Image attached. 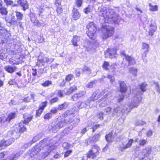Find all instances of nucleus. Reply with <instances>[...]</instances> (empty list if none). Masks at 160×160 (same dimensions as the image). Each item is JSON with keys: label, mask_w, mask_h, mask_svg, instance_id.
<instances>
[{"label": "nucleus", "mask_w": 160, "mask_h": 160, "mask_svg": "<svg viewBox=\"0 0 160 160\" xmlns=\"http://www.w3.org/2000/svg\"><path fill=\"white\" fill-rule=\"evenodd\" d=\"M118 83L120 86V91L121 93V95H119L118 98L117 99L118 102H120L123 99L124 97V94L127 90V87L126 83L122 81H119Z\"/></svg>", "instance_id": "11"}, {"label": "nucleus", "mask_w": 160, "mask_h": 160, "mask_svg": "<svg viewBox=\"0 0 160 160\" xmlns=\"http://www.w3.org/2000/svg\"><path fill=\"white\" fill-rule=\"evenodd\" d=\"M151 147L150 146H148L145 148H143L142 150L141 153L142 155L144 156V157L142 158V160H146V158L148 157L151 153Z\"/></svg>", "instance_id": "17"}, {"label": "nucleus", "mask_w": 160, "mask_h": 160, "mask_svg": "<svg viewBox=\"0 0 160 160\" xmlns=\"http://www.w3.org/2000/svg\"><path fill=\"white\" fill-rule=\"evenodd\" d=\"M157 28V26L156 24H151L149 29V35L151 36H152L153 33L156 31Z\"/></svg>", "instance_id": "27"}, {"label": "nucleus", "mask_w": 160, "mask_h": 160, "mask_svg": "<svg viewBox=\"0 0 160 160\" xmlns=\"http://www.w3.org/2000/svg\"><path fill=\"white\" fill-rule=\"evenodd\" d=\"M47 105V101L42 102L39 105V108L43 110Z\"/></svg>", "instance_id": "42"}, {"label": "nucleus", "mask_w": 160, "mask_h": 160, "mask_svg": "<svg viewBox=\"0 0 160 160\" xmlns=\"http://www.w3.org/2000/svg\"><path fill=\"white\" fill-rule=\"evenodd\" d=\"M149 48V45L146 43H143L142 46V48L143 49H144L145 51H148V50Z\"/></svg>", "instance_id": "56"}, {"label": "nucleus", "mask_w": 160, "mask_h": 160, "mask_svg": "<svg viewBox=\"0 0 160 160\" xmlns=\"http://www.w3.org/2000/svg\"><path fill=\"white\" fill-rule=\"evenodd\" d=\"M16 116L15 112H12L10 113L8 117L6 118V120L7 121L9 122L11 120L14 118Z\"/></svg>", "instance_id": "33"}, {"label": "nucleus", "mask_w": 160, "mask_h": 160, "mask_svg": "<svg viewBox=\"0 0 160 160\" xmlns=\"http://www.w3.org/2000/svg\"><path fill=\"white\" fill-rule=\"evenodd\" d=\"M76 105L78 109H81L83 108L86 107L85 103L82 101L78 102L76 103Z\"/></svg>", "instance_id": "32"}, {"label": "nucleus", "mask_w": 160, "mask_h": 160, "mask_svg": "<svg viewBox=\"0 0 160 160\" xmlns=\"http://www.w3.org/2000/svg\"><path fill=\"white\" fill-rule=\"evenodd\" d=\"M129 72L134 77H136L137 75L138 69L135 67H132L129 68Z\"/></svg>", "instance_id": "34"}, {"label": "nucleus", "mask_w": 160, "mask_h": 160, "mask_svg": "<svg viewBox=\"0 0 160 160\" xmlns=\"http://www.w3.org/2000/svg\"><path fill=\"white\" fill-rule=\"evenodd\" d=\"M52 114L49 112L46 113L44 115L43 118L45 120H49L52 118Z\"/></svg>", "instance_id": "44"}, {"label": "nucleus", "mask_w": 160, "mask_h": 160, "mask_svg": "<svg viewBox=\"0 0 160 160\" xmlns=\"http://www.w3.org/2000/svg\"><path fill=\"white\" fill-rule=\"evenodd\" d=\"M77 89V87L74 85L72 86H70L68 89H64L63 92L66 95H69Z\"/></svg>", "instance_id": "24"}, {"label": "nucleus", "mask_w": 160, "mask_h": 160, "mask_svg": "<svg viewBox=\"0 0 160 160\" xmlns=\"http://www.w3.org/2000/svg\"><path fill=\"white\" fill-rule=\"evenodd\" d=\"M147 85L145 83H143L139 86V88L141 90L145 92L146 90V87Z\"/></svg>", "instance_id": "45"}, {"label": "nucleus", "mask_w": 160, "mask_h": 160, "mask_svg": "<svg viewBox=\"0 0 160 160\" xmlns=\"http://www.w3.org/2000/svg\"><path fill=\"white\" fill-rule=\"evenodd\" d=\"M70 103L68 102H64L63 103L59 105L58 107L59 110H63L67 109Z\"/></svg>", "instance_id": "28"}, {"label": "nucleus", "mask_w": 160, "mask_h": 160, "mask_svg": "<svg viewBox=\"0 0 160 160\" xmlns=\"http://www.w3.org/2000/svg\"><path fill=\"white\" fill-rule=\"evenodd\" d=\"M0 32L1 33L3 32V35H3V38L6 40H8V39H9L11 38V34L8 32L7 30L5 29H1Z\"/></svg>", "instance_id": "25"}, {"label": "nucleus", "mask_w": 160, "mask_h": 160, "mask_svg": "<svg viewBox=\"0 0 160 160\" xmlns=\"http://www.w3.org/2000/svg\"><path fill=\"white\" fill-rule=\"evenodd\" d=\"M78 108L77 109L76 107H73L72 109V110H70L67 111L64 113V115H67L68 114L72 115V116L74 117L75 116V112H77L78 111Z\"/></svg>", "instance_id": "29"}, {"label": "nucleus", "mask_w": 160, "mask_h": 160, "mask_svg": "<svg viewBox=\"0 0 160 160\" xmlns=\"http://www.w3.org/2000/svg\"><path fill=\"white\" fill-rule=\"evenodd\" d=\"M62 147L65 149H68L71 147V145L67 142H65L62 143Z\"/></svg>", "instance_id": "43"}, {"label": "nucleus", "mask_w": 160, "mask_h": 160, "mask_svg": "<svg viewBox=\"0 0 160 160\" xmlns=\"http://www.w3.org/2000/svg\"><path fill=\"white\" fill-rule=\"evenodd\" d=\"M24 120L23 122H21L14 127L12 130L8 132L7 135L11 138L13 139L14 141L15 139L18 138L21 133H23L26 130L24 124L28 123L32 119V116L28 113H25L23 115Z\"/></svg>", "instance_id": "3"}, {"label": "nucleus", "mask_w": 160, "mask_h": 160, "mask_svg": "<svg viewBox=\"0 0 160 160\" xmlns=\"http://www.w3.org/2000/svg\"><path fill=\"white\" fill-rule=\"evenodd\" d=\"M73 128L72 126H70L68 128H65L63 132L61 133V136H63L67 135L70 132V130H72Z\"/></svg>", "instance_id": "31"}, {"label": "nucleus", "mask_w": 160, "mask_h": 160, "mask_svg": "<svg viewBox=\"0 0 160 160\" xmlns=\"http://www.w3.org/2000/svg\"><path fill=\"white\" fill-rule=\"evenodd\" d=\"M112 134L113 132H111L110 133L106 136L105 139L107 141L109 142L112 140L113 138Z\"/></svg>", "instance_id": "36"}, {"label": "nucleus", "mask_w": 160, "mask_h": 160, "mask_svg": "<svg viewBox=\"0 0 160 160\" xmlns=\"http://www.w3.org/2000/svg\"><path fill=\"white\" fill-rule=\"evenodd\" d=\"M98 10L100 12L99 15L102 16L106 22L115 23L117 22L119 19L118 15L112 10L107 12L106 8L104 7H99Z\"/></svg>", "instance_id": "4"}, {"label": "nucleus", "mask_w": 160, "mask_h": 160, "mask_svg": "<svg viewBox=\"0 0 160 160\" xmlns=\"http://www.w3.org/2000/svg\"><path fill=\"white\" fill-rule=\"evenodd\" d=\"M145 124V122L142 120H137L135 122V125L137 126L142 125Z\"/></svg>", "instance_id": "51"}, {"label": "nucleus", "mask_w": 160, "mask_h": 160, "mask_svg": "<svg viewBox=\"0 0 160 160\" xmlns=\"http://www.w3.org/2000/svg\"><path fill=\"white\" fill-rule=\"evenodd\" d=\"M98 95L97 91L94 92L90 98L84 102L85 103V106L86 107L87 105L89 104L90 103V101H94L98 99L99 98Z\"/></svg>", "instance_id": "19"}, {"label": "nucleus", "mask_w": 160, "mask_h": 160, "mask_svg": "<svg viewBox=\"0 0 160 160\" xmlns=\"http://www.w3.org/2000/svg\"><path fill=\"white\" fill-rule=\"evenodd\" d=\"M95 84L94 81L91 82L89 83L87 85V87L88 88H92Z\"/></svg>", "instance_id": "64"}, {"label": "nucleus", "mask_w": 160, "mask_h": 160, "mask_svg": "<svg viewBox=\"0 0 160 160\" xmlns=\"http://www.w3.org/2000/svg\"><path fill=\"white\" fill-rule=\"evenodd\" d=\"M38 60L36 65V67L37 66L39 67L41 65L44 66V64L45 63H51L53 62L54 59L52 58H49L45 56H39Z\"/></svg>", "instance_id": "10"}, {"label": "nucleus", "mask_w": 160, "mask_h": 160, "mask_svg": "<svg viewBox=\"0 0 160 160\" xmlns=\"http://www.w3.org/2000/svg\"><path fill=\"white\" fill-rule=\"evenodd\" d=\"M72 152V151L71 150H67L65 152L64 155V157L66 158L68 157L70 154Z\"/></svg>", "instance_id": "63"}, {"label": "nucleus", "mask_w": 160, "mask_h": 160, "mask_svg": "<svg viewBox=\"0 0 160 160\" xmlns=\"http://www.w3.org/2000/svg\"><path fill=\"white\" fill-rule=\"evenodd\" d=\"M74 78V76L72 74H69L66 76L65 80L66 82H69Z\"/></svg>", "instance_id": "40"}, {"label": "nucleus", "mask_w": 160, "mask_h": 160, "mask_svg": "<svg viewBox=\"0 0 160 160\" xmlns=\"http://www.w3.org/2000/svg\"><path fill=\"white\" fill-rule=\"evenodd\" d=\"M30 20L31 22L34 25L40 27L44 26L45 24L44 22L42 20H38L37 19L35 16L34 14L30 15Z\"/></svg>", "instance_id": "13"}, {"label": "nucleus", "mask_w": 160, "mask_h": 160, "mask_svg": "<svg viewBox=\"0 0 160 160\" xmlns=\"http://www.w3.org/2000/svg\"><path fill=\"white\" fill-rule=\"evenodd\" d=\"M100 148L97 145H93L92 148L90 150L86 156H83L82 160H88V158H95L99 154Z\"/></svg>", "instance_id": "8"}, {"label": "nucleus", "mask_w": 160, "mask_h": 160, "mask_svg": "<svg viewBox=\"0 0 160 160\" xmlns=\"http://www.w3.org/2000/svg\"><path fill=\"white\" fill-rule=\"evenodd\" d=\"M85 94V92L83 91H80L74 94L72 97L73 101H77L78 99L82 97Z\"/></svg>", "instance_id": "20"}, {"label": "nucleus", "mask_w": 160, "mask_h": 160, "mask_svg": "<svg viewBox=\"0 0 160 160\" xmlns=\"http://www.w3.org/2000/svg\"><path fill=\"white\" fill-rule=\"evenodd\" d=\"M103 112H100L97 114V116L98 118L100 120H102L103 119Z\"/></svg>", "instance_id": "61"}, {"label": "nucleus", "mask_w": 160, "mask_h": 160, "mask_svg": "<svg viewBox=\"0 0 160 160\" xmlns=\"http://www.w3.org/2000/svg\"><path fill=\"white\" fill-rule=\"evenodd\" d=\"M14 141L13 139L10 138L8 140L3 139L0 142V150L5 148L11 144Z\"/></svg>", "instance_id": "14"}, {"label": "nucleus", "mask_w": 160, "mask_h": 160, "mask_svg": "<svg viewBox=\"0 0 160 160\" xmlns=\"http://www.w3.org/2000/svg\"><path fill=\"white\" fill-rule=\"evenodd\" d=\"M43 110H42L41 108H39L38 110H37L36 112V115L37 116H39L42 112H43Z\"/></svg>", "instance_id": "60"}, {"label": "nucleus", "mask_w": 160, "mask_h": 160, "mask_svg": "<svg viewBox=\"0 0 160 160\" xmlns=\"http://www.w3.org/2000/svg\"><path fill=\"white\" fill-rule=\"evenodd\" d=\"M87 33L88 36L91 39H94V36L96 31V26L93 22H90L86 27Z\"/></svg>", "instance_id": "9"}, {"label": "nucleus", "mask_w": 160, "mask_h": 160, "mask_svg": "<svg viewBox=\"0 0 160 160\" xmlns=\"http://www.w3.org/2000/svg\"><path fill=\"white\" fill-rule=\"evenodd\" d=\"M18 3L23 8L24 11L28 8V4L27 1L26 0H18Z\"/></svg>", "instance_id": "22"}, {"label": "nucleus", "mask_w": 160, "mask_h": 160, "mask_svg": "<svg viewBox=\"0 0 160 160\" xmlns=\"http://www.w3.org/2000/svg\"><path fill=\"white\" fill-rule=\"evenodd\" d=\"M58 109V107H53L50 110V113L52 114H56L57 113Z\"/></svg>", "instance_id": "48"}, {"label": "nucleus", "mask_w": 160, "mask_h": 160, "mask_svg": "<svg viewBox=\"0 0 160 160\" xmlns=\"http://www.w3.org/2000/svg\"><path fill=\"white\" fill-rule=\"evenodd\" d=\"M0 13L2 15L6 16L7 15L8 11L6 8L2 7L0 8Z\"/></svg>", "instance_id": "38"}, {"label": "nucleus", "mask_w": 160, "mask_h": 160, "mask_svg": "<svg viewBox=\"0 0 160 160\" xmlns=\"http://www.w3.org/2000/svg\"><path fill=\"white\" fill-rule=\"evenodd\" d=\"M52 84V82L50 81H46L42 83V85L44 87H48L49 85Z\"/></svg>", "instance_id": "55"}, {"label": "nucleus", "mask_w": 160, "mask_h": 160, "mask_svg": "<svg viewBox=\"0 0 160 160\" xmlns=\"http://www.w3.org/2000/svg\"><path fill=\"white\" fill-rule=\"evenodd\" d=\"M148 53V51H144L143 53L142 54V59H143L144 62H145L146 61L145 58Z\"/></svg>", "instance_id": "59"}, {"label": "nucleus", "mask_w": 160, "mask_h": 160, "mask_svg": "<svg viewBox=\"0 0 160 160\" xmlns=\"http://www.w3.org/2000/svg\"><path fill=\"white\" fill-rule=\"evenodd\" d=\"M67 122L64 118L59 117L50 124L48 127L49 130L50 132H56L66 125Z\"/></svg>", "instance_id": "5"}, {"label": "nucleus", "mask_w": 160, "mask_h": 160, "mask_svg": "<svg viewBox=\"0 0 160 160\" xmlns=\"http://www.w3.org/2000/svg\"><path fill=\"white\" fill-rule=\"evenodd\" d=\"M16 15L18 20L20 21L22 19L23 15L22 13L18 12H16Z\"/></svg>", "instance_id": "39"}, {"label": "nucleus", "mask_w": 160, "mask_h": 160, "mask_svg": "<svg viewBox=\"0 0 160 160\" xmlns=\"http://www.w3.org/2000/svg\"><path fill=\"white\" fill-rule=\"evenodd\" d=\"M82 69L83 70V72H87V73H91V70L90 68L87 66H85Z\"/></svg>", "instance_id": "53"}, {"label": "nucleus", "mask_w": 160, "mask_h": 160, "mask_svg": "<svg viewBox=\"0 0 160 160\" xmlns=\"http://www.w3.org/2000/svg\"><path fill=\"white\" fill-rule=\"evenodd\" d=\"M154 85L156 88V89L158 93H160V88L159 87V85L157 82H155Z\"/></svg>", "instance_id": "62"}, {"label": "nucleus", "mask_w": 160, "mask_h": 160, "mask_svg": "<svg viewBox=\"0 0 160 160\" xmlns=\"http://www.w3.org/2000/svg\"><path fill=\"white\" fill-rule=\"evenodd\" d=\"M37 69L32 68V74L33 76H37L38 77H40L42 74L44 73V68H42V65Z\"/></svg>", "instance_id": "15"}, {"label": "nucleus", "mask_w": 160, "mask_h": 160, "mask_svg": "<svg viewBox=\"0 0 160 160\" xmlns=\"http://www.w3.org/2000/svg\"><path fill=\"white\" fill-rule=\"evenodd\" d=\"M109 65V64L108 62L104 61L102 65L103 68L107 70L108 69V67Z\"/></svg>", "instance_id": "58"}, {"label": "nucleus", "mask_w": 160, "mask_h": 160, "mask_svg": "<svg viewBox=\"0 0 160 160\" xmlns=\"http://www.w3.org/2000/svg\"><path fill=\"white\" fill-rule=\"evenodd\" d=\"M101 31L103 39H106L111 37L114 33V28L109 26L102 25L101 28Z\"/></svg>", "instance_id": "7"}, {"label": "nucleus", "mask_w": 160, "mask_h": 160, "mask_svg": "<svg viewBox=\"0 0 160 160\" xmlns=\"http://www.w3.org/2000/svg\"><path fill=\"white\" fill-rule=\"evenodd\" d=\"M133 142V140L132 139H128L125 142L123 141L119 147L120 150L122 151L125 149L130 148L132 146Z\"/></svg>", "instance_id": "12"}, {"label": "nucleus", "mask_w": 160, "mask_h": 160, "mask_svg": "<svg viewBox=\"0 0 160 160\" xmlns=\"http://www.w3.org/2000/svg\"><path fill=\"white\" fill-rule=\"evenodd\" d=\"M92 11V9L90 6H88V7L83 9V12L86 14H88L91 12Z\"/></svg>", "instance_id": "47"}, {"label": "nucleus", "mask_w": 160, "mask_h": 160, "mask_svg": "<svg viewBox=\"0 0 160 160\" xmlns=\"http://www.w3.org/2000/svg\"><path fill=\"white\" fill-rule=\"evenodd\" d=\"M121 54L124 57L126 60L128 62L129 65L135 64L136 62L134 59L130 56L127 55L124 52L122 51Z\"/></svg>", "instance_id": "21"}, {"label": "nucleus", "mask_w": 160, "mask_h": 160, "mask_svg": "<svg viewBox=\"0 0 160 160\" xmlns=\"http://www.w3.org/2000/svg\"><path fill=\"white\" fill-rule=\"evenodd\" d=\"M72 14V18L75 20L78 19L81 16L80 13L76 8H73Z\"/></svg>", "instance_id": "23"}, {"label": "nucleus", "mask_w": 160, "mask_h": 160, "mask_svg": "<svg viewBox=\"0 0 160 160\" xmlns=\"http://www.w3.org/2000/svg\"><path fill=\"white\" fill-rule=\"evenodd\" d=\"M83 73V70L82 68H77L75 70V73L76 76L78 77H79L80 76V73Z\"/></svg>", "instance_id": "46"}, {"label": "nucleus", "mask_w": 160, "mask_h": 160, "mask_svg": "<svg viewBox=\"0 0 160 160\" xmlns=\"http://www.w3.org/2000/svg\"><path fill=\"white\" fill-rule=\"evenodd\" d=\"M100 136L101 134L100 133L95 134L92 138L87 139L85 141V143L88 145L93 142H97L99 140Z\"/></svg>", "instance_id": "16"}, {"label": "nucleus", "mask_w": 160, "mask_h": 160, "mask_svg": "<svg viewBox=\"0 0 160 160\" xmlns=\"http://www.w3.org/2000/svg\"><path fill=\"white\" fill-rule=\"evenodd\" d=\"M40 138V136L39 135H38L34 137L32 141H30V142L32 143L35 142L37 141Z\"/></svg>", "instance_id": "52"}, {"label": "nucleus", "mask_w": 160, "mask_h": 160, "mask_svg": "<svg viewBox=\"0 0 160 160\" xmlns=\"http://www.w3.org/2000/svg\"><path fill=\"white\" fill-rule=\"evenodd\" d=\"M57 9L56 11L57 12L58 14H60L62 12V9L61 8V6H57Z\"/></svg>", "instance_id": "57"}, {"label": "nucleus", "mask_w": 160, "mask_h": 160, "mask_svg": "<svg viewBox=\"0 0 160 160\" xmlns=\"http://www.w3.org/2000/svg\"><path fill=\"white\" fill-rule=\"evenodd\" d=\"M16 66H12L11 65H8L4 67L5 70L8 72L12 73L17 69Z\"/></svg>", "instance_id": "26"}, {"label": "nucleus", "mask_w": 160, "mask_h": 160, "mask_svg": "<svg viewBox=\"0 0 160 160\" xmlns=\"http://www.w3.org/2000/svg\"><path fill=\"white\" fill-rule=\"evenodd\" d=\"M116 53V50L115 49L108 48L105 52V57L107 58H112L115 57Z\"/></svg>", "instance_id": "18"}, {"label": "nucleus", "mask_w": 160, "mask_h": 160, "mask_svg": "<svg viewBox=\"0 0 160 160\" xmlns=\"http://www.w3.org/2000/svg\"><path fill=\"white\" fill-rule=\"evenodd\" d=\"M80 40V38L77 36H74L72 40V45L75 46H77L78 45V43Z\"/></svg>", "instance_id": "30"}, {"label": "nucleus", "mask_w": 160, "mask_h": 160, "mask_svg": "<svg viewBox=\"0 0 160 160\" xmlns=\"http://www.w3.org/2000/svg\"><path fill=\"white\" fill-rule=\"evenodd\" d=\"M4 2L7 6L12 5V6H16L17 5L14 4L13 1L11 0H4Z\"/></svg>", "instance_id": "37"}, {"label": "nucleus", "mask_w": 160, "mask_h": 160, "mask_svg": "<svg viewBox=\"0 0 160 160\" xmlns=\"http://www.w3.org/2000/svg\"><path fill=\"white\" fill-rule=\"evenodd\" d=\"M148 6L149 7V10L151 11H156L158 9V6L157 5H153L151 3H149Z\"/></svg>", "instance_id": "35"}, {"label": "nucleus", "mask_w": 160, "mask_h": 160, "mask_svg": "<svg viewBox=\"0 0 160 160\" xmlns=\"http://www.w3.org/2000/svg\"><path fill=\"white\" fill-rule=\"evenodd\" d=\"M59 100L58 98L57 97L52 98L49 101V102L51 104H52L53 103L58 102Z\"/></svg>", "instance_id": "49"}, {"label": "nucleus", "mask_w": 160, "mask_h": 160, "mask_svg": "<svg viewBox=\"0 0 160 160\" xmlns=\"http://www.w3.org/2000/svg\"><path fill=\"white\" fill-rule=\"evenodd\" d=\"M132 93L135 96L134 97L131 103L128 105H126L114 108L113 111L112 113V116L115 115L119 116L127 114L129 112L131 109L134 107H137L141 102L142 99V97L138 94L140 93L139 88H133L132 89Z\"/></svg>", "instance_id": "1"}, {"label": "nucleus", "mask_w": 160, "mask_h": 160, "mask_svg": "<svg viewBox=\"0 0 160 160\" xmlns=\"http://www.w3.org/2000/svg\"><path fill=\"white\" fill-rule=\"evenodd\" d=\"M107 78L110 80V82L111 83H113L114 82L115 79L114 76L108 75L107 76Z\"/></svg>", "instance_id": "54"}, {"label": "nucleus", "mask_w": 160, "mask_h": 160, "mask_svg": "<svg viewBox=\"0 0 160 160\" xmlns=\"http://www.w3.org/2000/svg\"><path fill=\"white\" fill-rule=\"evenodd\" d=\"M75 2L77 7L79 8L82 5L83 2V0H76Z\"/></svg>", "instance_id": "50"}, {"label": "nucleus", "mask_w": 160, "mask_h": 160, "mask_svg": "<svg viewBox=\"0 0 160 160\" xmlns=\"http://www.w3.org/2000/svg\"><path fill=\"white\" fill-rule=\"evenodd\" d=\"M56 138L54 137L52 139H50L49 138L43 139L39 142V144L35 146L33 148L29 150L28 152V154L32 158L34 156L37 155L42 149H44L45 147H48V146H49L51 151L52 149H55L58 145Z\"/></svg>", "instance_id": "2"}, {"label": "nucleus", "mask_w": 160, "mask_h": 160, "mask_svg": "<svg viewBox=\"0 0 160 160\" xmlns=\"http://www.w3.org/2000/svg\"><path fill=\"white\" fill-rule=\"evenodd\" d=\"M147 142V140L144 139H140L138 142L140 146H144Z\"/></svg>", "instance_id": "41"}, {"label": "nucleus", "mask_w": 160, "mask_h": 160, "mask_svg": "<svg viewBox=\"0 0 160 160\" xmlns=\"http://www.w3.org/2000/svg\"><path fill=\"white\" fill-rule=\"evenodd\" d=\"M104 96L102 97L100 100L99 102L100 101H102L103 102L101 103L99 105V106L100 108L105 107L107 105H109L111 102V100L112 99L110 98L111 97V93H109L106 90H104L102 91L100 93H98V95L99 98L100 96H102L104 95Z\"/></svg>", "instance_id": "6"}]
</instances>
